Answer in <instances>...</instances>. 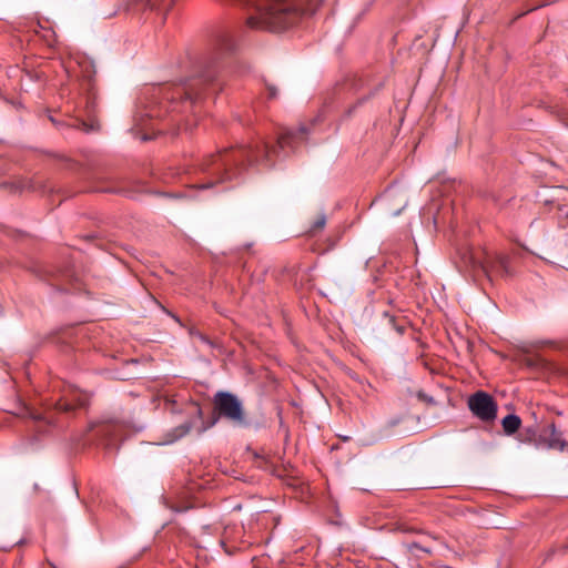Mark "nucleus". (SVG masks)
<instances>
[{
    "instance_id": "nucleus-14",
    "label": "nucleus",
    "mask_w": 568,
    "mask_h": 568,
    "mask_svg": "<svg viewBox=\"0 0 568 568\" xmlns=\"http://www.w3.org/2000/svg\"><path fill=\"white\" fill-rule=\"evenodd\" d=\"M30 417L34 420V422H45V424H51V417L49 416H43L42 414L40 413H37V412H31L30 413Z\"/></svg>"
},
{
    "instance_id": "nucleus-16",
    "label": "nucleus",
    "mask_w": 568,
    "mask_h": 568,
    "mask_svg": "<svg viewBox=\"0 0 568 568\" xmlns=\"http://www.w3.org/2000/svg\"><path fill=\"white\" fill-rule=\"evenodd\" d=\"M325 225V217L322 216L320 217L315 223H314V226H313V230H322Z\"/></svg>"
},
{
    "instance_id": "nucleus-8",
    "label": "nucleus",
    "mask_w": 568,
    "mask_h": 568,
    "mask_svg": "<svg viewBox=\"0 0 568 568\" xmlns=\"http://www.w3.org/2000/svg\"><path fill=\"white\" fill-rule=\"evenodd\" d=\"M542 435L544 437L541 447L564 450V448L567 446L566 440L562 438V434L557 430L554 423L549 424L546 428L542 429Z\"/></svg>"
},
{
    "instance_id": "nucleus-17",
    "label": "nucleus",
    "mask_w": 568,
    "mask_h": 568,
    "mask_svg": "<svg viewBox=\"0 0 568 568\" xmlns=\"http://www.w3.org/2000/svg\"><path fill=\"white\" fill-rule=\"evenodd\" d=\"M221 45L223 47V49L225 50H231L233 44H232V41L229 39V38H224L223 39V43H221Z\"/></svg>"
},
{
    "instance_id": "nucleus-20",
    "label": "nucleus",
    "mask_w": 568,
    "mask_h": 568,
    "mask_svg": "<svg viewBox=\"0 0 568 568\" xmlns=\"http://www.w3.org/2000/svg\"><path fill=\"white\" fill-rule=\"evenodd\" d=\"M189 430H190V426H189V425H187V426H184V430H183V433H182V434H186Z\"/></svg>"
},
{
    "instance_id": "nucleus-15",
    "label": "nucleus",
    "mask_w": 568,
    "mask_h": 568,
    "mask_svg": "<svg viewBox=\"0 0 568 568\" xmlns=\"http://www.w3.org/2000/svg\"><path fill=\"white\" fill-rule=\"evenodd\" d=\"M408 549H409L410 551H414L415 549H418V550H423V551L428 552V554L430 552V549L425 548V547H422V546H420L419 544H417V542H412V544H409V545H408Z\"/></svg>"
},
{
    "instance_id": "nucleus-4",
    "label": "nucleus",
    "mask_w": 568,
    "mask_h": 568,
    "mask_svg": "<svg viewBox=\"0 0 568 568\" xmlns=\"http://www.w3.org/2000/svg\"><path fill=\"white\" fill-rule=\"evenodd\" d=\"M463 265L466 270L477 275L484 274L487 278L491 280L493 275L510 276L513 274L509 260L506 255L495 254L490 255L485 253L484 256L476 255L471 252L463 256Z\"/></svg>"
},
{
    "instance_id": "nucleus-13",
    "label": "nucleus",
    "mask_w": 568,
    "mask_h": 568,
    "mask_svg": "<svg viewBox=\"0 0 568 568\" xmlns=\"http://www.w3.org/2000/svg\"><path fill=\"white\" fill-rule=\"evenodd\" d=\"M95 428H98L99 434H109L110 430L114 428V425L100 423L90 424V430H94Z\"/></svg>"
},
{
    "instance_id": "nucleus-10",
    "label": "nucleus",
    "mask_w": 568,
    "mask_h": 568,
    "mask_svg": "<svg viewBox=\"0 0 568 568\" xmlns=\"http://www.w3.org/2000/svg\"><path fill=\"white\" fill-rule=\"evenodd\" d=\"M542 437V433L538 434L535 427H526L518 434L521 443L534 444L536 447H541Z\"/></svg>"
},
{
    "instance_id": "nucleus-9",
    "label": "nucleus",
    "mask_w": 568,
    "mask_h": 568,
    "mask_svg": "<svg viewBox=\"0 0 568 568\" xmlns=\"http://www.w3.org/2000/svg\"><path fill=\"white\" fill-rule=\"evenodd\" d=\"M384 201L386 207L389 210L390 214L396 216L398 215L407 205L408 201L405 193L399 192L394 189H389L384 194Z\"/></svg>"
},
{
    "instance_id": "nucleus-7",
    "label": "nucleus",
    "mask_w": 568,
    "mask_h": 568,
    "mask_svg": "<svg viewBox=\"0 0 568 568\" xmlns=\"http://www.w3.org/2000/svg\"><path fill=\"white\" fill-rule=\"evenodd\" d=\"M88 396L79 390H71L55 403V409L59 412H71L74 408L84 407L88 404Z\"/></svg>"
},
{
    "instance_id": "nucleus-2",
    "label": "nucleus",
    "mask_w": 568,
    "mask_h": 568,
    "mask_svg": "<svg viewBox=\"0 0 568 568\" xmlns=\"http://www.w3.org/2000/svg\"><path fill=\"white\" fill-rule=\"evenodd\" d=\"M219 68L216 60L204 61L197 74L181 84L153 88L145 115L163 118L169 112L192 111L206 92L217 87Z\"/></svg>"
},
{
    "instance_id": "nucleus-1",
    "label": "nucleus",
    "mask_w": 568,
    "mask_h": 568,
    "mask_svg": "<svg viewBox=\"0 0 568 568\" xmlns=\"http://www.w3.org/2000/svg\"><path fill=\"white\" fill-rule=\"evenodd\" d=\"M306 128L300 126L297 130H285L278 134L277 144L268 146L267 144L255 146H239L224 149L216 154H210L203 159L200 170L209 175V181L200 185L201 189H209L236 176L241 168L247 162L272 163L273 159L278 156L280 150L286 148L294 150L300 143L304 142Z\"/></svg>"
},
{
    "instance_id": "nucleus-5",
    "label": "nucleus",
    "mask_w": 568,
    "mask_h": 568,
    "mask_svg": "<svg viewBox=\"0 0 568 568\" xmlns=\"http://www.w3.org/2000/svg\"><path fill=\"white\" fill-rule=\"evenodd\" d=\"M214 409L221 417L234 424L245 423V412L242 402L232 393L219 392L214 395Z\"/></svg>"
},
{
    "instance_id": "nucleus-18",
    "label": "nucleus",
    "mask_w": 568,
    "mask_h": 568,
    "mask_svg": "<svg viewBox=\"0 0 568 568\" xmlns=\"http://www.w3.org/2000/svg\"><path fill=\"white\" fill-rule=\"evenodd\" d=\"M267 90H268V94H270V98H275L277 95V91H276V88L275 87H267Z\"/></svg>"
},
{
    "instance_id": "nucleus-6",
    "label": "nucleus",
    "mask_w": 568,
    "mask_h": 568,
    "mask_svg": "<svg viewBox=\"0 0 568 568\" xmlns=\"http://www.w3.org/2000/svg\"><path fill=\"white\" fill-rule=\"evenodd\" d=\"M468 408L483 422L494 420L497 415V404L489 394L483 390H478L469 396Z\"/></svg>"
},
{
    "instance_id": "nucleus-3",
    "label": "nucleus",
    "mask_w": 568,
    "mask_h": 568,
    "mask_svg": "<svg viewBox=\"0 0 568 568\" xmlns=\"http://www.w3.org/2000/svg\"><path fill=\"white\" fill-rule=\"evenodd\" d=\"M246 26L254 30L282 31L293 26L302 14L294 0H245Z\"/></svg>"
},
{
    "instance_id": "nucleus-12",
    "label": "nucleus",
    "mask_w": 568,
    "mask_h": 568,
    "mask_svg": "<svg viewBox=\"0 0 568 568\" xmlns=\"http://www.w3.org/2000/svg\"><path fill=\"white\" fill-rule=\"evenodd\" d=\"M189 333L192 337L197 338L200 342L209 345L210 347L213 346L212 341L195 328H190Z\"/></svg>"
},
{
    "instance_id": "nucleus-11",
    "label": "nucleus",
    "mask_w": 568,
    "mask_h": 568,
    "mask_svg": "<svg viewBox=\"0 0 568 568\" xmlns=\"http://www.w3.org/2000/svg\"><path fill=\"white\" fill-rule=\"evenodd\" d=\"M503 429L506 435H513L519 430L521 425V419L519 416L515 414H509L501 420Z\"/></svg>"
},
{
    "instance_id": "nucleus-19",
    "label": "nucleus",
    "mask_w": 568,
    "mask_h": 568,
    "mask_svg": "<svg viewBox=\"0 0 568 568\" xmlns=\"http://www.w3.org/2000/svg\"><path fill=\"white\" fill-rule=\"evenodd\" d=\"M149 3L151 8H154L156 6L155 0H149Z\"/></svg>"
}]
</instances>
